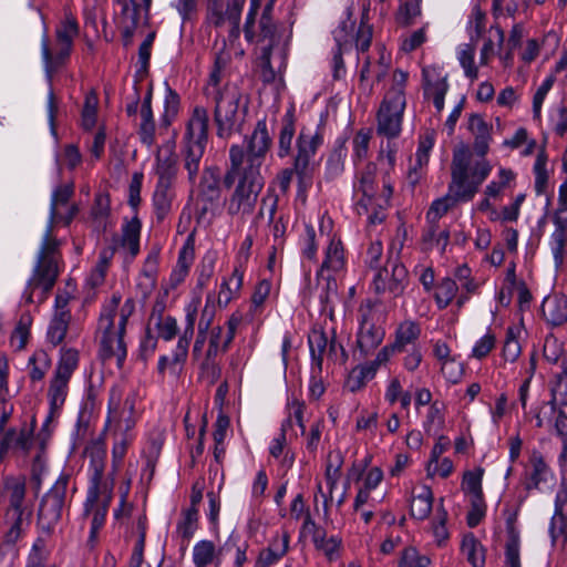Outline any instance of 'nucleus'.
<instances>
[{
	"label": "nucleus",
	"instance_id": "f257e3e1",
	"mask_svg": "<svg viewBox=\"0 0 567 567\" xmlns=\"http://www.w3.org/2000/svg\"><path fill=\"white\" fill-rule=\"evenodd\" d=\"M269 146L270 137L266 124L259 122L248 141L247 153L239 146L230 147L231 168L227 179L238 177V184L227 204L229 214L245 215L254 210L264 187L260 167Z\"/></svg>",
	"mask_w": 567,
	"mask_h": 567
},
{
	"label": "nucleus",
	"instance_id": "f03ea898",
	"mask_svg": "<svg viewBox=\"0 0 567 567\" xmlns=\"http://www.w3.org/2000/svg\"><path fill=\"white\" fill-rule=\"evenodd\" d=\"M73 193L71 185L56 188L51 198L50 221L47 227L45 234L40 247L38 262L35 265L33 275L28 282L25 289V300L32 302V296L35 290H41V298L53 287L59 274L58 265V243L52 238V224L61 218L65 224H69L75 214V208L72 207L68 216L63 217L60 212V206L68 203Z\"/></svg>",
	"mask_w": 567,
	"mask_h": 567
},
{
	"label": "nucleus",
	"instance_id": "7ed1b4c3",
	"mask_svg": "<svg viewBox=\"0 0 567 567\" xmlns=\"http://www.w3.org/2000/svg\"><path fill=\"white\" fill-rule=\"evenodd\" d=\"M135 311V302L128 298L121 303V297L113 295L106 301L97 322V334L101 341V355L104 359L115 358L121 367L126 358L124 333L128 318Z\"/></svg>",
	"mask_w": 567,
	"mask_h": 567
},
{
	"label": "nucleus",
	"instance_id": "20e7f679",
	"mask_svg": "<svg viewBox=\"0 0 567 567\" xmlns=\"http://www.w3.org/2000/svg\"><path fill=\"white\" fill-rule=\"evenodd\" d=\"M219 83L218 71L212 72L208 83V94L213 90L215 96V121L218 125V134L221 137L229 136L233 132L239 131L248 109V96L236 83L225 85L217 90Z\"/></svg>",
	"mask_w": 567,
	"mask_h": 567
},
{
	"label": "nucleus",
	"instance_id": "39448f33",
	"mask_svg": "<svg viewBox=\"0 0 567 567\" xmlns=\"http://www.w3.org/2000/svg\"><path fill=\"white\" fill-rule=\"evenodd\" d=\"M157 182L153 194V207L157 220H164L172 212L175 199L174 183L177 175V156L174 145H163L156 156Z\"/></svg>",
	"mask_w": 567,
	"mask_h": 567
},
{
	"label": "nucleus",
	"instance_id": "423d86ee",
	"mask_svg": "<svg viewBox=\"0 0 567 567\" xmlns=\"http://www.w3.org/2000/svg\"><path fill=\"white\" fill-rule=\"evenodd\" d=\"M369 8L367 4L358 3L349 6L339 25L333 31V37L339 53L347 52L352 48L364 52L369 49L372 39V29L365 22Z\"/></svg>",
	"mask_w": 567,
	"mask_h": 567
},
{
	"label": "nucleus",
	"instance_id": "0eeeda50",
	"mask_svg": "<svg viewBox=\"0 0 567 567\" xmlns=\"http://www.w3.org/2000/svg\"><path fill=\"white\" fill-rule=\"evenodd\" d=\"M408 73L396 70L392 75V85L386 91L378 112V131L386 137H396L402 128L406 106L404 87Z\"/></svg>",
	"mask_w": 567,
	"mask_h": 567
},
{
	"label": "nucleus",
	"instance_id": "6e6552de",
	"mask_svg": "<svg viewBox=\"0 0 567 567\" xmlns=\"http://www.w3.org/2000/svg\"><path fill=\"white\" fill-rule=\"evenodd\" d=\"M200 305L202 296L200 293H195L189 300V302L185 306L184 332L179 337L172 354L159 357L157 369L161 374H168L172 378H178L183 372L185 362L187 360L188 347L194 334V327Z\"/></svg>",
	"mask_w": 567,
	"mask_h": 567
},
{
	"label": "nucleus",
	"instance_id": "1a4fd4ad",
	"mask_svg": "<svg viewBox=\"0 0 567 567\" xmlns=\"http://www.w3.org/2000/svg\"><path fill=\"white\" fill-rule=\"evenodd\" d=\"M78 23L74 18L65 17L56 29V45L54 55L51 54L49 49V39L47 33L41 39V55L47 72V76L50 80L51 73L69 56L73 40L78 34Z\"/></svg>",
	"mask_w": 567,
	"mask_h": 567
},
{
	"label": "nucleus",
	"instance_id": "9d476101",
	"mask_svg": "<svg viewBox=\"0 0 567 567\" xmlns=\"http://www.w3.org/2000/svg\"><path fill=\"white\" fill-rule=\"evenodd\" d=\"M141 394L131 390L123 394L118 389H112L109 401L107 423L114 424L117 432H127L135 426L138 417L137 403Z\"/></svg>",
	"mask_w": 567,
	"mask_h": 567
},
{
	"label": "nucleus",
	"instance_id": "9b49d317",
	"mask_svg": "<svg viewBox=\"0 0 567 567\" xmlns=\"http://www.w3.org/2000/svg\"><path fill=\"white\" fill-rule=\"evenodd\" d=\"M471 153L465 144H461L453 153L452 181L449 186L450 195L456 202H468L477 193L478 186L468 174Z\"/></svg>",
	"mask_w": 567,
	"mask_h": 567
},
{
	"label": "nucleus",
	"instance_id": "f8f14e48",
	"mask_svg": "<svg viewBox=\"0 0 567 567\" xmlns=\"http://www.w3.org/2000/svg\"><path fill=\"white\" fill-rule=\"evenodd\" d=\"M373 174L374 166L368 165L367 172L362 174L359 183L354 186L355 196H361L358 202V212L361 213L362 209L367 214H370L369 220L371 224L383 220V213L377 210V208L382 210L388 205L392 192L389 188L385 195L377 196Z\"/></svg>",
	"mask_w": 567,
	"mask_h": 567
},
{
	"label": "nucleus",
	"instance_id": "ddd939ff",
	"mask_svg": "<svg viewBox=\"0 0 567 567\" xmlns=\"http://www.w3.org/2000/svg\"><path fill=\"white\" fill-rule=\"evenodd\" d=\"M69 478L60 476L44 495L39 508V526L48 533L61 517L65 504Z\"/></svg>",
	"mask_w": 567,
	"mask_h": 567
},
{
	"label": "nucleus",
	"instance_id": "4468645a",
	"mask_svg": "<svg viewBox=\"0 0 567 567\" xmlns=\"http://www.w3.org/2000/svg\"><path fill=\"white\" fill-rule=\"evenodd\" d=\"M323 143L319 128H303L298 137V154L295 159V171L301 179L310 176L315 168L313 156Z\"/></svg>",
	"mask_w": 567,
	"mask_h": 567
},
{
	"label": "nucleus",
	"instance_id": "2eb2a0df",
	"mask_svg": "<svg viewBox=\"0 0 567 567\" xmlns=\"http://www.w3.org/2000/svg\"><path fill=\"white\" fill-rule=\"evenodd\" d=\"M86 454L90 457V486L87 489V511L90 506L97 499L100 489H103L102 477L104 473V461L106 455L105 445L101 441L92 442L87 449Z\"/></svg>",
	"mask_w": 567,
	"mask_h": 567
},
{
	"label": "nucleus",
	"instance_id": "dca6fc26",
	"mask_svg": "<svg viewBox=\"0 0 567 567\" xmlns=\"http://www.w3.org/2000/svg\"><path fill=\"white\" fill-rule=\"evenodd\" d=\"M424 95L433 100L435 109H444V97L449 91L447 75L439 66H424L422 70Z\"/></svg>",
	"mask_w": 567,
	"mask_h": 567
},
{
	"label": "nucleus",
	"instance_id": "f3484780",
	"mask_svg": "<svg viewBox=\"0 0 567 567\" xmlns=\"http://www.w3.org/2000/svg\"><path fill=\"white\" fill-rule=\"evenodd\" d=\"M408 280V270L404 265L394 262L391 272L388 269H374L373 286L377 292L389 291L393 296L403 292Z\"/></svg>",
	"mask_w": 567,
	"mask_h": 567
},
{
	"label": "nucleus",
	"instance_id": "a211bd4d",
	"mask_svg": "<svg viewBox=\"0 0 567 567\" xmlns=\"http://www.w3.org/2000/svg\"><path fill=\"white\" fill-rule=\"evenodd\" d=\"M555 482V475L539 453L530 456V470L527 473L525 488L539 491L549 489Z\"/></svg>",
	"mask_w": 567,
	"mask_h": 567
},
{
	"label": "nucleus",
	"instance_id": "6ab92c4d",
	"mask_svg": "<svg viewBox=\"0 0 567 567\" xmlns=\"http://www.w3.org/2000/svg\"><path fill=\"white\" fill-rule=\"evenodd\" d=\"M308 343L311 354V367L315 373H322L323 355L336 353L337 347L342 351L341 346H337L333 340H329L328 336L320 328H313L308 337Z\"/></svg>",
	"mask_w": 567,
	"mask_h": 567
},
{
	"label": "nucleus",
	"instance_id": "aec40b11",
	"mask_svg": "<svg viewBox=\"0 0 567 567\" xmlns=\"http://www.w3.org/2000/svg\"><path fill=\"white\" fill-rule=\"evenodd\" d=\"M433 501L430 486L422 483L413 485L409 497L410 515L417 520L426 519L432 512Z\"/></svg>",
	"mask_w": 567,
	"mask_h": 567
},
{
	"label": "nucleus",
	"instance_id": "412c9836",
	"mask_svg": "<svg viewBox=\"0 0 567 567\" xmlns=\"http://www.w3.org/2000/svg\"><path fill=\"white\" fill-rule=\"evenodd\" d=\"M245 0H215L209 8L208 20L215 25L229 21L238 25Z\"/></svg>",
	"mask_w": 567,
	"mask_h": 567
},
{
	"label": "nucleus",
	"instance_id": "4be33fe9",
	"mask_svg": "<svg viewBox=\"0 0 567 567\" xmlns=\"http://www.w3.org/2000/svg\"><path fill=\"white\" fill-rule=\"evenodd\" d=\"M141 221L132 218L124 223L122 234L113 241V249L124 256L135 257L140 250Z\"/></svg>",
	"mask_w": 567,
	"mask_h": 567
},
{
	"label": "nucleus",
	"instance_id": "5701e85b",
	"mask_svg": "<svg viewBox=\"0 0 567 567\" xmlns=\"http://www.w3.org/2000/svg\"><path fill=\"white\" fill-rule=\"evenodd\" d=\"M271 289L272 285L268 279H261L258 281L254 288L249 310L246 315V319L249 322L257 323L259 326L264 321Z\"/></svg>",
	"mask_w": 567,
	"mask_h": 567
},
{
	"label": "nucleus",
	"instance_id": "b1692460",
	"mask_svg": "<svg viewBox=\"0 0 567 567\" xmlns=\"http://www.w3.org/2000/svg\"><path fill=\"white\" fill-rule=\"evenodd\" d=\"M492 124L487 123L482 115L471 114L467 120V130L473 136V147L477 155L484 156L489 148L492 141Z\"/></svg>",
	"mask_w": 567,
	"mask_h": 567
},
{
	"label": "nucleus",
	"instance_id": "393cba45",
	"mask_svg": "<svg viewBox=\"0 0 567 567\" xmlns=\"http://www.w3.org/2000/svg\"><path fill=\"white\" fill-rule=\"evenodd\" d=\"M244 282V269L234 268L229 276L221 278L218 286L216 302L218 307L226 308L233 300L240 295Z\"/></svg>",
	"mask_w": 567,
	"mask_h": 567
},
{
	"label": "nucleus",
	"instance_id": "a878e982",
	"mask_svg": "<svg viewBox=\"0 0 567 567\" xmlns=\"http://www.w3.org/2000/svg\"><path fill=\"white\" fill-rule=\"evenodd\" d=\"M31 432L32 429L25 426L20 431L10 429L4 432L0 439V457L9 451L32 453Z\"/></svg>",
	"mask_w": 567,
	"mask_h": 567
},
{
	"label": "nucleus",
	"instance_id": "bb28decb",
	"mask_svg": "<svg viewBox=\"0 0 567 567\" xmlns=\"http://www.w3.org/2000/svg\"><path fill=\"white\" fill-rule=\"evenodd\" d=\"M192 560L195 567H220L221 548H217L212 540L202 539L193 547Z\"/></svg>",
	"mask_w": 567,
	"mask_h": 567
},
{
	"label": "nucleus",
	"instance_id": "cd10ccee",
	"mask_svg": "<svg viewBox=\"0 0 567 567\" xmlns=\"http://www.w3.org/2000/svg\"><path fill=\"white\" fill-rule=\"evenodd\" d=\"M111 501V487L107 485L103 489H100L97 499L90 506L87 511V499L84 504V514L91 516V537H94L99 529L103 526L109 503Z\"/></svg>",
	"mask_w": 567,
	"mask_h": 567
},
{
	"label": "nucleus",
	"instance_id": "c85d7f7f",
	"mask_svg": "<svg viewBox=\"0 0 567 567\" xmlns=\"http://www.w3.org/2000/svg\"><path fill=\"white\" fill-rule=\"evenodd\" d=\"M58 419L54 413H48L44 422L42 423V426L35 437H31L32 442V452L35 453L34 455V471L37 468H42L44 466V461L42 460V453L44 452L52 432L54 430V422Z\"/></svg>",
	"mask_w": 567,
	"mask_h": 567
},
{
	"label": "nucleus",
	"instance_id": "c756f323",
	"mask_svg": "<svg viewBox=\"0 0 567 567\" xmlns=\"http://www.w3.org/2000/svg\"><path fill=\"white\" fill-rule=\"evenodd\" d=\"M542 313L551 324H561L567 320V298L560 295H550L544 298Z\"/></svg>",
	"mask_w": 567,
	"mask_h": 567
},
{
	"label": "nucleus",
	"instance_id": "7c9ffc66",
	"mask_svg": "<svg viewBox=\"0 0 567 567\" xmlns=\"http://www.w3.org/2000/svg\"><path fill=\"white\" fill-rule=\"evenodd\" d=\"M384 330L381 327H377L369 320L361 322L358 332V347L363 354H369L371 351L383 341Z\"/></svg>",
	"mask_w": 567,
	"mask_h": 567
},
{
	"label": "nucleus",
	"instance_id": "2f4dec72",
	"mask_svg": "<svg viewBox=\"0 0 567 567\" xmlns=\"http://www.w3.org/2000/svg\"><path fill=\"white\" fill-rule=\"evenodd\" d=\"M435 144L433 132H426L420 137L417 150L415 153V163L411 166L409 172L410 179L415 183L420 178L419 171L425 167L430 159V153Z\"/></svg>",
	"mask_w": 567,
	"mask_h": 567
},
{
	"label": "nucleus",
	"instance_id": "473e14b6",
	"mask_svg": "<svg viewBox=\"0 0 567 567\" xmlns=\"http://www.w3.org/2000/svg\"><path fill=\"white\" fill-rule=\"evenodd\" d=\"M208 128V113L202 106H196L188 121L186 138L189 142L206 143Z\"/></svg>",
	"mask_w": 567,
	"mask_h": 567
},
{
	"label": "nucleus",
	"instance_id": "72a5a7b5",
	"mask_svg": "<svg viewBox=\"0 0 567 567\" xmlns=\"http://www.w3.org/2000/svg\"><path fill=\"white\" fill-rule=\"evenodd\" d=\"M420 334V324L414 320L406 319L395 329L394 341L392 344L398 349V352H401L406 346L414 344Z\"/></svg>",
	"mask_w": 567,
	"mask_h": 567
},
{
	"label": "nucleus",
	"instance_id": "f704fd0d",
	"mask_svg": "<svg viewBox=\"0 0 567 567\" xmlns=\"http://www.w3.org/2000/svg\"><path fill=\"white\" fill-rule=\"evenodd\" d=\"M483 476L484 470L482 467H475L464 472L461 488L468 497L470 502L484 499L482 487Z\"/></svg>",
	"mask_w": 567,
	"mask_h": 567
},
{
	"label": "nucleus",
	"instance_id": "c9c22d12",
	"mask_svg": "<svg viewBox=\"0 0 567 567\" xmlns=\"http://www.w3.org/2000/svg\"><path fill=\"white\" fill-rule=\"evenodd\" d=\"M346 256L341 243L332 238L326 249L321 271L340 272L346 267Z\"/></svg>",
	"mask_w": 567,
	"mask_h": 567
},
{
	"label": "nucleus",
	"instance_id": "e433bc0d",
	"mask_svg": "<svg viewBox=\"0 0 567 567\" xmlns=\"http://www.w3.org/2000/svg\"><path fill=\"white\" fill-rule=\"evenodd\" d=\"M461 551L472 567H485V549L472 533L463 536Z\"/></svg>",
	"mask_w": 567,
	"mask_h": 567
},
{
	"label": "nucleus",
	"instance_id": "4c0bfd02",
	"mask_svg": "<svg viewBox=\"0 0 567 567\" xmlns=\"http://www.w3.org/2000/svg\"><path fill=\"white\" fill-rule=\"evenodd\" d=\"M315 547L321 551L329 561L337 560L341 556L342 539L338 536H327L326 533L313 535Z\"/></svg>",
	"mask_w": 567,
	"mask_h": 567
},
{
	"label": "nucleus",
	"instance_id": "58836bf2",
	"mask_svg": "<svg viewBox=\"0 0 567 567\" xmlns=\"http://www.w3.org/2000/svg\"><path fill=\"white\" fill-rule=\"evenodd\" d=\"M516 179V173L506 167H499L496 177L485 187V196L498 198L503 192L511 188Z\"/></svg>",
	"mask_w": 567,
	"mask_h": 567
},
{
	"label": "nucleus",
	"instance_id": "ea45409f",
	"mask_svg": "<svg viewBox=\"0 0 567 567\" xmlns=\"http://www.w3.org/2000/svg\"><path fill=\"white\" fill-rule=\"evenodd\" d=\"M441 503L443 501L441 499ZM449 514L444 508L443 504L436 507L435 515L430 525V532L433 536L436 546L442 547L446 544L450 538V532L446 526Z\"/></svg>",
	"mask_w": 567,
	"mask_h": 567
},
{
	"label": "nucleus",
	"instance_id": "a19ab883",
	"mask_svg": "<svg viewBox=\"0 0 567 567\" xmlns=\"http://www.w3.org/2000/svg\"><path fill=\"white\" fill-rule=\"evenodd\" d=\"M556 228L549 237V248L554 258L555 266L559 268L564 264L565 248L567 243V231L565 225L567 223H555Z\"/></svg>",
	"mask_w": 567,
	"mask_h": 567
},
{
	"label": "nucleus",
	"instance_id": "79ce46f5",
	"mask_svg": "<svg viewBox=\"0 0 567 567\" xmlns=\"http://www.w3.org/2000/svg\"><path fill=\"white\" fill-rule=\"evenodd\" d=\"M475 45L474 43H462L456 49V56L466 78L475 80L478 76V69L475 64Z\"/></svg>",
	"mask_w": 567,
	"mask_h": 567
},
{
	"label": "nucleus",
	"instance_id": "37998d69",
	"mask_svg": "<svg viewBox=\"0 0 567 567\" xmlns=\"http://www.w3.org/2000/svg\"><path fill=\"white\" fill-rule=\"evenodd\" d=\"M68 382L69 379L54 375L49 389V413H54V415L59 416V410L62 408L66 398Z\"/></svg>",
	"mask_w": 567,
	"mask_h": 567
},
{
	"label": "nucleus",
	"instance_id": "c03bdc74",
	"mask_svg": "<svg viewBox=\"0 0 567 567\" xmlns=\"http://www.w3.org/2000/svg\"><path fill=\"white\" fill-rule=\"evenodd\" d=\"M444 414L445 404L440 401L432 402L423 422L425 432L430 434H437L444 426Z\"/></svg>",
	"mask_w": 567,
	"mask_h": 567
},
{
	"label": "nucleus",
	"instance_id": "a18cd8bd",
	"mask_svg": "<svg viewBox=\"0 0 567 567\" xmlns=\"http://www.w3.org/2000/svg\"><path fill=\"white\" fill-rule=\"evenodd\" d=\"M69 320V310L54 312L48 329V339L53 346L59 344L64 339Z\"/></svg>",
	"mask_w": 567,
	"mask_h": 567
},
{
	"label": "nucleus",
	"instance_id": "49530a36",
	"mask_svg": "<svg viewBox=\"0 0 567 567\" xmlns=\"http://www.w3.org/2000/svg\"><path fill=\"white\" fill-rule=\"evenodd\" d=\"M373 368L361 364L355 367L349 373L346 380V388L350 392H357L361 390L369 380L374 378Z\"/></svg>",
	"mask_w": 567,
	"mask_h": 567
},
{
	"label": "nucleus",
	"instance_id": "de8ad7c7",
	"mask_svg": "<svg viewBox=\"0 0 567 567\" xmlns=\"http://www.w3.org/2000/svg\"><path fill=\"white\" fill-rule=\"evenodd\" d=\"M214 303H215V296L208 295L206 298V305L202 312V318L199 322V333L195 341L194 348H193V354L198 355L203 349L204 341H205V331L207 330L210 319L214 313Z\"/></svg>",
	"mask_w": 567,
	"mask_h": 567
},
{
	"label": "nucleus",
	"instance_id": "09e8293b",
	"mask_svg": "<svg viewBox=\"0 0 567 567\" xmlns=\"http://www.w3.org/2000/svg\"><path fill=\"white\" fill-rule=\"evenodd\" d=\"M458 286L451 278L442 279L434 292V299L440 309L446 308L456 297Z\"/></svg>",
	"mask_w": 567,
	"mask_h": 567
},
{
	"label": "nucleus",
	"instance_id": "8fccbe9b",
	"mask_svg": "<svg viewBox=\"0 0 567 567\" xmlns=\"http://www.w3.org/2000/svg\"><path fill=\"white\" fill-rule=\"evenodd\" d=\"M269 453L272 457L280 460L281 464L286 467H291L295 462L293 453L286 450V434L282 429L281 432L272 439L269 445Z\"/></svg>",
	"mask_w": 567,
	"mask_h": 567
},
{
	"label": "nucleus",
	"instance_id": "3c124183",
	"mask_svg": "<svg viewBox=\"0 0 567 567\" xmlns=\"http://www.w3.org/2000/svg\"><path fill=\"white\" fill-rule=\"evenodd\" d=\"M522 333L519 326L508 327L503 347V357L506 361L514 362L520 354L518 338Z\"/></svg>",
	"mask_w": 567,
	"mask_h": 567
},
{
	"label": "nucleus",
	"instance_id": "603ef678",
	"mask_svg": "<svg viewBox=\"0 0 567 567\" xmlns=\"http://www.w3.org/2000/svg\"><path fill=\"white\" fill-rule=\"evenodd\" d=\"M205 143L187 141L185 154V167L188 172L189 178L193 179L199 167L200 158L204 154Z\"/></svg>",
	"mask_w": 567,
	"mask_h": 567
},
{
	"label": "nucleus",
	"instance_id": "864d4df0",
	"mask_svg": "<svg viewBox=\"0 0 567 567\" xmlns=\"http://www.w3.org/2000/svg\"><path fill=\"white\" fill-rule=\"evenodd\" d=\"M51 365L48 353L43 350L34 352L29 359V375L33 381H40Z\"/></svg>",
	"mask_w": 567,
	"mask_h": 567
},
{
	"label": "nucleus",
	"instance_id": "5fc2aeb1",
	"mask_svg": "<svg viewBox=\"0 0 567 567\" xmlns=\"http://www.w3.org/2000/svg\"><path fill=\"white\" fill-rule=\"evenodd\" d=\"M49 547L43 538H38L29 554L28 563L25 567H53L48 563Z\"/></svg>",
	"mask_w": 567,
	"mask_h": 567
},
{
	"label": "nucleus",
	"instance_id": "6e6d98bb",
	"mask_svg": "<svg viewBox=\"0 0 567 567\" xmlns=\"http://www.w3.org/2000/svg\"><path fill=\"white\" fill-rule=\"evenodd\" d=\"M198 527V511L189 508L184 512L181 520L177 524V534L185 540H189Z\"/></svg>",
	"mask_w": 567,
	"mask_h": 567
},
{
	"label": "nucleus",
	"instance_id": "4d7b16f0",
	"mask_svg": "<svg viewBox=\"0 0 567 567\" xmlns=\"http://www.w3.org/2000/svg\"><path fill=\"white\" fill-rule=\"evenodd\" d=\"M431 564L426 555L421 554L415 547H405L399 558L398 567H429Z\"/></svg>",
	"mask_w": 567,
	"mask_h": 567
},
{
	"label": "nucleus",
	"instance_id": "13d9d810",
	"mask_svg": "<svg viewBox=\"0 0 567 567\" xmlns=\"http://www.w3.org/2000/svg\"><path fill=\"white\" fill-rule=\"evenodd\" d=\"M390 54L384 51H380V58L378 62H367L361 71L362 80L374 76L378 81L381 80L385 74L390 65Z\"/></svg>",
	"mask_w": 567,
	"mask_h": 567
},
{
	"label": "nucleus",
	"instance_id": "bf43d9fd",
	"mask_svg": "<svg viewBox=\"0 0 567 567\" xmlns=\"http://www.w3.org/2000/svg\"><path fill=\"white\" fill-rule=\"evenodd\" d=\"M120 436L115 440L112 447V465L117 471L126 455L127 449L133 442L134 436L127 432H118Z\"/></svg>",
	"mask_w": 567,
	"mask_h": 567
},
{
	"label": "nucleus",
	"instance_id": "052dcab7",
	"mask_svg": "<svg viewBox=\"0 0 567 567\" xmlns=\"http://www.w3.org/2000/svg\"><path fill=\"white\" fill-rule=\"evenodd\" d=\"M99 99L95 92H89L85 95V101L82 110V126L91 130L96 122Z\"/></svg>",
	"mask_w": 567,
	"mask_h": 567
},
{
	"label": "nucleus",
	"instance_id": "680f3d73",
	"mask_svg": "<svg viewBox=\"0 0 567 567\" xmlns=\"http://www.w3.org/2000/svg\"><path fill=\"white\" fill-rule=\"evenodd\" d=\"M78 352L73 349L64 350L61 354L55 375L69 379L78 365Z\"/></svg>",
	"mask_w": 567,
	"mask_h": 567
},
{
	"label": "nucleus",
	"instance_id": "e2e57ef3",
	"mask_svg": "<svg viewBox=\"0 0 567 567\" xmlns=\"http://www.w3.org/2000/svg\"><path fill=\"white\" fill-rule=\"evenodd\" d=\"M31 318L29 316H22L16 326L11 336V346L21 350L28 342L30 334Z\"/></svg>",
	"mask_w": 567,
	"mask_h": 567
},
{
	"label": "nucleus",
	"instance_id": "0e129e2a",
	"mask_svg": "<svg viewBox=\"0 0 567 567\" xmlns=\"http://www.w3.org/2000/svg\"><path fill=\"white\" fill-rule=\"evenodd\" d=\"M456 203V199H454L453 196L450 195V192L447 195L435 199L427 210L426 217L429 221L436 223L442 216H444L449 209Z\"/></svg>",
	"mask_w": 567,
	"mask_h": 567
},
{
	"label": "nucleus",
	"instance_id": "69168bd1",
	"mask_svg": "<svg viewBox=\"0 0 567 567\" xmlns=\"http://www.w3.org/2000/svg\"><path fill=\"white\" fill-rule=\"evenodd\" d=\"M496 346V337L491 331L482 336L473 346L471 357L477 360L486 358Z\"/></svg>",
	"mask_w": 567,
	"mask_h": 567
},
{
	"label": "nucleus",
	"instance_id": "338daca9",
	"mask_svg": "<svg viewBox=\"0 0 567 567\" xmlns=\"http://www.w3.org/2000/svg\"><path fill=\"white\" fill-rule=\"evenodd\" d=\"M565 352L564 343L555 336H548L544 342L543 354L550 363H558Z\"/></svg>",
	"mask_w": 567,
	"mask_h": 567
},
{
	"label": "nucleus",
	"instance_id": "774afa93",
	"mask_svg": "<svg viewBox=\"0 0 567 567\" xmlns=\"http://www.w3.org/2000/svg\"><path fill=\"white\" fill-rule=\"evenodd\" d=\"M420 16L421 0H406L400 6L396 19L402 24H410Z\"/></svg>",
	"mask_w": 567,
	"mask_h": 567
}]
</instances>
